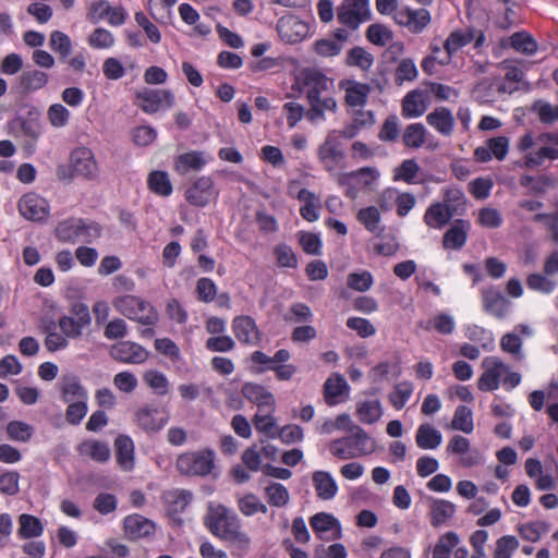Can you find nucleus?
<instances>
[{
  "label": "nucleus",
  "mask_w": 558,
  "mask_h": 558,
  "mask_svg": "<svg viewBox=\"0 0 558 558\" xmlns=\"http://www.w3.org/2000/svg\"><path fill=\"white\" fill-rule=\"evenodd\" d=\"M205 525L215 536L231 543L241 551H248L251 537L242 530L238 515L220 504H210L205 515Z\"/></svg>",
  "instance_id": "nucleus-1"
},
{
  "label": "nucleus",
  "mask_w": 558,
  "mask_h": 558,
  "mask_svg": "<svg viewBox=\"0 0 558 558\" xmlns=\"http://www.w3.org/2000/svg\"><path fill=\"white\" fill-rule=\"evenodd\" d=\"M351 436L335 439L329 449L332 456L349 460L369 454L375 450V445L368 434L360 426H350Z\"/></svg>",
  "instance_id": "nucleus-2"
},
{
  "label": "nucleus",
  "mask_w": 558,
  "mask_h": 558,
  "mask_svg": "<svg viewBox=\"0 0 558 558\" xmlns=\"http://www.w3.org/2000/svg\"><path fill=\"white\" fill-rule=\"evenodd\" d=\"M113 308L131 320L145 326H154L158 322V313L147 301L132 294H124L113 299Z\"/></svg>",
  "instance_id": "nucleus-3"
},
{
  "label": "nucleus",
  "mask_w": 558,
  "mask_h": 558,
  "mask_svg": "<svg viewBox=\"0 0 558 558\" xmlns=\"http://www.w3.org/2000/svg\"><path fill=\"white\" fill-rule=\"evenodd\" d=\"M215 466L213 450L190 451L177 459V469L181 474L193 476L208 475Z\"/></svg>",
  "instance_id": "nucleus-4"
},
{
  "label": "nucleus",
  "mask_w": 558,
  "mask_h": 558,
  "mask_svg": "<svg viewBox=\"0 0 558 558\" xmlns=\"http://www.w3.org/2000/svg\"><path fill=\"white\" fill-rule=\"evenodd\" d=\"M340 24L355 31L371 19L368 0H343L337 9Z\"/></svg>",
  "instance_id": "nucleus-5"
},
{
  "label": "nucleus",
  "mask_w": 558,
  "mask_h": 558,
  "mask_svg": "<svg viewBox=\"0 0 558 558\" xmlns=\"http://www.w3.org/2000/svg\"><path fill=\"white\" fill-rule=\"evenodd\" d=\"M483 373L477 386L482 391H494L500 386L501 377L508 372V366L497 356H487L482 361Z\"/></svg>",
  "instance_id": "nucleus-6"
},
{
  "label": "nucleus",
  "mask_w": 558,
  "mask_h": 558,
  "mask_svg": "<svg viewBox=\"0 0 558 558\" xmlns=\"http://www.w3.org/2000/svg\"><path fill=\"white\" fill-rule=\"evenodd\" d=\"M71 169L76 177L85 180H96L99 174V168L95 156L89 148L78 147L71 153Z\"/></svg>",
  "instance_id": "nucleus-7"
},
{
  "label": "nucleus",
  "mask_w": 558,
  "mask_h": 558,
  "mask_svg": "<svg viewBox=\"0 0 558 558\" xmlns=\"http://www.w3.org/2000/svg\"><path fill=\"white\" fill-rule=\"evenodd\" d=\"M174 96L169 89H144L136 93V105L146 113H155L161 108H171Z\"/></svg>",
  "instance_id": "nucleus-8"
},
{
  "label": "nucleus",
  "mask_w": 558,
  "mask_h": 558,
  "mask_svg": "<svg viewBox=\"0 0 558 558\" xmlns=\"http://www.w3.org/2000/svg\"><path fill=\"white\" fill-rule=\"evenodd\" d=\"M393 20L398 25L407 27L411 33L418 34L430 24L432 16L426 9L413 10L407 8L397 11Z\"/></svg>",
  "instance_id": "nucleus-9"
},
{
  "label": "nucleus",
  "mask_w": 558,
  "mask_h": 558,
  "mask_svg": "<svg viewBox=\"0 0 558 558\" xmlns=\"http://www.w3.org/2000/svg\"><path fill=\"white\" fill-rule=\"evenodd\" d=\"M19 211L27 220L45 221L49 216V205L36 193H27L19 201Z\"/></svg>",
  "instance_id": "nucleus-10"
},
{
  "label": "nucleus",
  "mask_w": 558,
  "mask_h": 558,
  "mask_svg": "<svg viewBox=\"0 0 558 558\" xmlns=\"http://www.w3.org/2000/svg\"><path fill=\"white\" fill-rule=\"evenodd\" d=\"M447 451L459 456V464L463 468H472L481 463L482 454L477 449L471 448L468 438L454 435L447 445Z\"/></svg>",
  "instance_id": "nucleus-11"
},
{
  "label": "nucleus",
  "mask_w": 558,
  "mask_h": 558,
  "mask_svg": "<svg viewBox=\"0 0 558 558\" xmlns=\"http://www.w3.org/2000/svg\"><path fill=\"white\" fill-rule=\"evenodd\" d=\"M110 356L121 363L141 364L148 359V352L135 342L121 341L111 347Z\"/></svg>",
  "instance_id": "nucleus-12"
},
{
  "label": "nucleus",
  "mask_w": 558,
  "mask_h": 558,
  "mask_svg": "<svg viewBox=\"0 0 558 558\" xmlns=\"http://www.w3.org/2000/svg\"><path fill=\"white\" fill-rule=\"evenodd\" d=\"M279 37L286 44H296L303 40L308 32L307 24L295 16H282L277 22Z\"/></svg>",
  "instance_id": "nucleus-13"
},
{
  "label": "nucleus",
  "mask_w": 558,
  "mask_h": 558,
  "mask_svg": "<svg viewBox=\"0 0 558 558\" xmlns=\"http://www.w3.org/2000/svg\"><path fill=\"white\" fill-rule=\"evenodd\" d=\"M482 301L485 312L498 319L507 316L510 301L497 288L490 287L482 291Z\"/></svg>",
  "instance_id": "nucleus-14"
},
{
  "label": "nucleus",
  "mask_w": 558,
  "mask_h": 558,
  "mask_svg": "<svg viewBox=\"0 0 558 558\" xmlns=\"http://www.w3.org/2000/svg\"><path fill=\"white\" fill-rule=\"evenodd\" d=\"M232 330L241 343L257 345L260 342V332L251 316H236L232 320Z\"/></svg>",
  "instance_id": "nucleus-15"
},
{
  "label": "nucleus",
  "mask_w": 558,
  "mask_h": 558,
  "mask_svg": "<svg viewBox=\"0 0 558 558\" xmlns=\"http://www.w3.org/2000/svg\"><path fill=\"white\" fill-rule=\"evenodd\" d=\"M243 396L258 407V412H275L276 402L274 395L265 387L246 383L242 388Z\"/></svg>",
  "instance_id": "nucleus-16"
},
{
  "label": "nucleus",
  "mask_w": 558,
  "mask_h": 558,
  "mask_svg": "<svg viewBox=\"0 0 558 558\" xmlns=\"http://www.w3.org/2000/svg\"><path fill=\"white\" fill-rule=\"evenodd\" d=\"M471 223L469 220L456 219L451 227L444 233L442 246L445 250H461L466 243Z\"/></svg>",
  "instance_id": "nucleus-17"
},
{
  "label": "nucleus",
  "mask_w": 558,
  "mask_h": 558,
  "mask_svg": "<svg viewBox=\"0 0 558 558\" xmlns=\"http://www.w3.org/2000/svg\"><path fill=\"white\" fill-rule=\"evenodd\" d=\"M214 182L208 177H202L185 192L186 201L197 207L206 206L214 197Z\"/></svg>",
  "instance_id": "nucleus-18"
},
{
  "label": "nucleus",
  "mask_w": 558,
  "mask_h": 558,
  "mask_svg": "<svg viewBox=\"0 0 558 558\" xmlns=\"http://www.w3.org/2000/svg\"><path fill=\"white\" fill-rule=\"evenodd\" d=\"M136 422L147 433L160 430L168 422V415L155 407H143L136 412Z\"/></svg>",
  "instance_id": "nucleus-19"
},
{
  "label": "nucleus",
  "mask_w": 558,
  "mask_h": 558,
  "mask_svg": "<svg viewBox=\"0 0 558 558\" xmlns=\"http://www.w3.org/2000/svg\"><path fill=\"white\" fill-rule=\"evenodd\" d=\"M304 84L306 86V98L317 99V96L329 92L333 87V82L318 70H308L304 73Z\"/></svg>",
  "instance_id": "nucleus-20"
},
{
  "label": "nucleus",
  "mask_w": 558,
  "mask_h": 558,
  "mask_svg": "<svg viewBox=\"0 0 558 558\" xmlns=\"http://www.w3.org/2000/svg\"><path fill=\"white\" fill-rule=\"evenodd\" d=\"M474 39V29H457L449 34L447 39L444 43V49L446 50L445 59H440L439 63L445 65L448 64L451 60L452 54H454L459 49L466 46Z\"/></svg>",
  "instance_id": "nucleus-21"
},
{
  "label": "nucleus",
  "mask_w": 558,
  "mask_h": 558,
  "mask_svg": "<svg viewBox=\"0 0 558 558\" xmlns=\"http://www.w3.org/2000/svg\"><path fill=\"white\" fill-rule=\"evenodd\" d=\"M124 532L130 539L147 537L155 532V523L140 514L129 515L124 519Z\"/></svg>",
  "instance_id": "nucleus-22"
},
{
  "label": "nucleus",
  "mask_w": 558,
  "mask_h": 558,
  "mask_svg": "<svg viewBox=\"0 0 558 558\" xmlns=\"http://www.w3.org/2000/svg\"><path fill=\"white\" fill-rule=\"evenodd\" d=\"M426 122L442 136H451L454 130V118L446 107H438L426 116Z\"/></svg>",
  "instance_id": "nucleus-23"
},
{
  "label": "nucleus",
  "mask_w": 558,
  "mask_h": 558,
  "mask_svg": "<svg viewBox=\"0 0 558 558\" xmlns=\"http://www.w3.org/2000/svg\"><path fill=\"white\" fill-rule=\"evenodd\" d=\"M312 482L316 495L322 500H331L338 493V485L332 475L327 471H315Z\"/></svg>",
  "instance_id": "nucleus-24"
},
{
  "label": "nucleus",
  "mask_w": 558,
  "mask_h": 558,
  "mask_svg": "<svg viewBox=\"0 0 558 558\" xmlns=\"http://www.w3.org/2000/svg\"><path fill=\"white\" fill-rule=\"evenodd\" d=\"M310 108L306 111V119L316 123L319 120L325 119V112H336L338 109L337 101L333 97L330 96H317V99H307Z\"/></svg>",
  "instance_id": "nucleus-25"
},
{
  "label": "nucleus",
  "mask_w": 558,
  "mask_h": 558,
  "mask_svg": "<svg viewBox=\"0 0 558 558\" xmlns=\"http://www.w3.org/2000/svg\"><path fill=\"white\" fill-rule=\"evenodd\" d=\"M116 459L118 464L124 471H131L134 468V444L125 435H119L114 440Z\"/></svg>",
  "instance_id": "nucleus-26"
},
{
  "label": "nucleus",
  "mask_w": 558,
  "mask_h": 558,
  "mask_svg": "<svg viewBox=\"0 0 558 558\" xmlns=\"http://www.w3.org/2000/svg\"><path fill=\"white\" fill-rule=\"evenodd\" d=\"M456 513V506L445 499H432L429 505L430 524L439 527L451 519Z\"/></svg>",
  "instance_id": "nucleus-27"
},
{
  "label": "nucleus",
  "mask_w": 558,
  "mask_h": 558,
  "mask_svg": "<svg viewBox=\"0 0 558 558\" xmlns=\"http://www.w3.org/2000/svg\"><path fill=\"white\" fill-rule=\"evenodd\" d=\"M454 215L441 203L432 204L425 211L424 222L434 229H441Z\"/></svg>",
  "instance_id": "nucleus-28"
},
{
  "label": "nucleus",
  "mask_w": 558,
  "mask_h": 558,
  "mask_svg": "<svg viewBox=\"0 0 558 558\" xmlns=\"http://www.w3.org/2000/svg\"><path fill=\"white\" fill-rule=\"evenodd\" d=\"M296 197L299 201L304 203V205L300 209L302 218L310 222L318 220V209L320 208L319 197H317L313 192L306 189H301L298 192Z\"/></svg>",
  "instance_id": "nucleus-29"
},
{
  "label": "nucleus",
  "mask_w": 558,
  "mask_h": 558,
  "mask_svg": "<svg viewBox=\"0 0 558 558\" xmlns=\"http://www.w3.org/2000/svg\"><path fill=\"white\" fill-rule=\"evenodd\" d=\"M415 441L418 448L424 450H433L440 446L442 435L432 425L424 423L418 426L415 435Z\"/></svg>",
  "instance_id": "nucleus-30"
},
{
  "label": "nucleus",
  "mask_w": 558,
  "mask_h": 558,
  "mask_svg": "<svg viewBox=\"0 0 558 558\" xmlns=\"http://www.w3.org/2000/svg\"><path fill=\"white\" fill-rule=\"evenodd\" d=\"M19 80L22 92L29 94L44 88L49 82V76L40 70L33 69L24 71Z\"/></svg>",
  "instance_id": "nucleus-31"
},
{
  "label": "nucleus",
  "mask_w": 558,
  "mask_h": 558,
  "mask_svg": "<svg viewBox=\"0 0 558 558\" xmlns=\"http://www.w3.org/2000/svg\"><path fill=\"white\" fill-rule=\"evenodd\" d=\"M345 90V104L351 107H363L371 93L367 84L349 81L342 86Z\"/></svg>",
  "instance_id": "nucleus-32"
},
{
  "label": "nucleus",
  "mask_w": 558,
  "mask_h": 558,
  "mask_svg": "<svg viewBox=\"0 0 558 558\" xmlns=\"http://www.w3.org/2000/svg\"><path fill=\"white\" fill-rule=\"evenodd\" d=\"M77 450L81 456L88 457L99 463H105L110 458L108 444L99 440H85L78 446Z\"/></svg>",
  "instance_id": "nucleus-33"
},
{
  "label": "nucleus",
  "mask_w": 558,
  "mask_h": 558,
  "mask_svg": "<svg viewBox=\"0 0 558 558\" xmlns=\"http://www.w3.org/2000/svg\"><path fill=\"white\" fill-rule=\"evenodd\" d=\"M343 153L340 149L339 135L337 131L330 132L324 143L318 148V157L320 161H337L342 158Z\"/></svg>",
  "instance_id": "nucleus-34"
},
{
  "label": "nucleus",
  "mask_w": 558,
  "mask_h": 558,
  "mask_svg": "<svg viewBox=\"0 0 558 558\" xmlns=\"http://www.w3.org/2000/svg\"><path fill=\"white\" fill-rule=\"evenodd\" d=\"M383 407L379 400H366L356 404V415L364 424H374L383 416Z\"/></svg>",
  "instance_id": "nucleus-35"
},
{
  "label": "nucleus",
  "mask_w": 558,
  "mask_h": 558,
  "mask_svg": "<svg viewBox=\"0 0 558 558\" xmlns=\"http://www.w3.org/2000/svg\"><path fill=\"white\" fill-rule=\"evenodd\" d=\"M426 110L423 95L418 90H412L402 100V116L405 118L421 117Z\"/></svg>",
  "instance_id": "nucleus-36"
},
{
  "label": "nucleus",
  "mask_w": 558,
  "mask_h": 558,
  "mask_svg": "<svg viewBox=\"0 0 558 558\" xmlns=\"http://www.w3.org/2000/svg\"><path fill=\"white\" fill-rule=\"evenodd\" d=\"M310 524L315 533L323 534L332 530H337L336 538L341 535L339 521L330 513L318 512L310 519Z\"/></svg>",
  "instance_id": "nucleus-37"
},
{
  "label": "nucleus",
  "mask_w": 558,
  "mask_h": 558,
  "mask_svg": "<svg viewBox=\"0 0 558 558\" xmlns=\"http://www.w3.org/2000/svg\"><path fill=\"white\" fill-rule=\"evenodd\" d=\"M81 218H70L60 222L56 229V236L62 242L80 241Z\"/></svg>",
  "instance_id": "nucleus-38"
},
{
  "label": "nucleus",
  "mask_w": 558,
  "mask_h": 558,
  "mask_svg": "<svg viewBox=\"0 0 558 558\" xmlns=\"http://www.w3.org/2000/svg\"><path fill=\"white\" fill-rule=\"evenodd\" d=\"M19 535L22 538L38 537L43 534L44 525L37 517L23 513L19 517Z\"/></svg>",
  "instance_id": "nucleus-39"
},
{
  "label": "nucleus",
  "mask_w": 558,
  "mask_h": 558,
  "mask_svg": "<svg viewBox=\"0 0 558 558\" xmlns=\"http://www.w3.org/2000/svg\"><path fill=\"white\" fill-rule=\"evenodd\" d=\"M49 47L59 56L60 61H65L71 53L72 41L65 33L53 31L50 34Z\"/></svg>",
  "instance_id": "nucleus-40"
},
{
  "label": "nucleus",
  "mask_w": 558,
  "mask_h": 558,
  "mask_svg": "<svg viewBox=\"0 0 558 558\" xmlns=\"http://www.w3.org/2000/svg\"><path fill=\"white\" fill-rule=\"evenodd\" d=\"M441 203L454 216L462 215L465 211L466 198L464 193L458 187L448 189Z\"/></svg>",
  "instance_id": "nucleus-41"
},
{
  "label": "nucleus",
  "mask_w": 558,
  "mask_h": 558,
  "mask_svg": "<svg viewBox=\"0 0 558 558\" xmlns=\"http://www.w3.org/2000/svg\"><path fill=\"white\" fill-rule=\"evenodd\" d=\"M532 111L537 114L543 124H554L558 122V105H553L543 99L535 100L532 105Z\"/></svg>",
  "instance_id": "nucleus-42"
},
{
  "label": "nucleus",
  "mask_w": 558,
  "mask_h": 558,
  "mask_svg": "<svg viewBox=\"0 0 558 558\" xmlns=\"http://www.w3.org/2000/svg\"><path fill=\"white\" fill-rule=\"evenodd\" d=\"M426 129L422 123H412L408 125L402 135L403 144L407 147L420 148L426 141Z\"/></svg>",
  "instance_id": "nucleus-43"
},
{
  "label": "nucleus",
  "mask_w": 558,
  "mask_h": 558,
  "mask_svg": "<svg viewBox=\"0 0 558 558\" xmlns=\"http://www.w3.org/2000/svg\"><path fill=\"white\" fill-rule=\"evenodd\" d=\"M61 392L65 402H71L74 399L85 400L87 398L86 391L76 376H66L63 378Z\"/></svg>",
  "instance_id": "nucleus-44"
},
{
  "label": "nucleus",
  "mask_w": 558,
  "mask_h": 558,
  "mask_svg": "<svg viewBox=\"0 0 558 558\" xmlns=\"http://www.w3.org/2000/svg\"><path fill=\"white\" fill-rule=\"evenodd\" d=\"M272 413L274 412H257L253 417L255 428L269 438H276L279 429L276 417L271 415Z\"/></svg>",
  "instance_id": "nucleus-45"
},
{
  "label": "nucleus",
  "mask_w": 558,
  "mask_h": 558,
  "mask_svg": "<svg viewBox=\"0 0 558 558\" xmlns=\"http://www.w3.org/2000/svg\"><path fill=\"white\" fill-rule=\"evenodd\" d=\"M148 186L154 193L160 196H169L172 192L169 177L163 171H153L148 175Z\"/></svg>",
  "instance_id": "nucleus-46"
},
{
  "label": "nucleus",
  "mask_w": 558,
  "mask_h": 558,
  "mask_svg": "<svg viewBox=\"0 0 558 558\" xmlns=\"http://www.w3.org/2000/svg\"><path fill=\"white\" fill-rule=\"evenodd\" d=\"M451 426L453 429L461 430L466 434L471 433L474 428L471 409L464 405H459L454 411Z\"/></svg>",
  "instance_id": "nucleus-47"
},
{
  "label": "nucleus",
  "mask_w": 558,
  "mask_h": 558,
  "mask_svg": "<svg viewBox=\"0 0 558 558\" xmlns=\"http://www.w3.org/2000/svg\"><path fill=\"white\" fill-rule=\"evenodd\" d=\"M366 38L374 45L384 47L392 40V32L384 24H371L366 31Z\"/></svg>",
  "instance_id": "nucleus-48"
},
{
  "label": "nucleus",
  "mask_w": 558,
  "mask_h": 558,
  "mask_svg": "<svg viewBox=\"0 0 558 558\" xmlns=\"http://www.w3.org/2000/svg\"><path fill=\"white\" fill-rule=\"evenodd\" d=\"M325 399L329 405L337 403V398L340 397L348 388L347 381L341 376L330 377L326 380L325 385Z\"/></svg>",
  "instance_id": "nucleus-49"
},
{
  "label": "nucleus",
  "mask_w": 558,
  "mask_h": 558,
  "mask_svg": "<svg viewBox=\"0 0 558 558\" xmlns=\"http://www.w3.org/2000/svg\"><path fill=\"white\" fill-rule=\"evenodd\" d=\"M239 510L246 517H252L257 512L266 513L268 508L254 494H247L239 499Z\"/></svg>",
  "instance_id": "nucleus-50"
},
{
  "label": "nucleus",
  "mask_w": 558,
  "mask_h": 558,
  "mask_svg": "<svg viewBox=\"0 0 558 558\" xmlns=\"http://www.w3.org/2000/svg\"><path fill=\"white\" fill-rule=\"evenodd\" d=\"M545 159L557 160L558 148L545 146L536 151L529 153L524 157V166L527 168H534L542 165Z\"/></svg>",
  "instance_id": "nucleus-51"
},
{
  "label": "nucleus",
  "mask_w": 558,
  "mask_h": 558,
  "mask_svg": "<svg viewBox=\"0 0 558 558\" xmlns=\"http://www.w3.org/2000/svg\"><path fill=\"white\" fill-rule=\"evenodd\" d=\"M357 219L372 233L380 231V213L375 206L362 208L357 213Z\"/></svg>",
  "instance_id": "nucleus-52"
},
{
  "label": "nucleus",
  "mask_w": 558,
  "mask_h": 558,
  "mask_svg": "<svg viewBox=\"0 0 558 558\" xmlns=\"http://www.w3.org/2000/svg\"><path fill=\"white\" fill-rule=\"evenodd\" d=\"M114 36L106 28L98 27L88 36L87 43L94 49H109L114 45Z\"/></svg>",
  "instance_id": "nucleus-53"
},
{
  "label": "nucleus",
  "mask_w": 558,
  "mask_h": 558,
  "mask_svg": "<svg viewBox=\"0 0 558 558\" xmlns=\"http://www.w3.org/2000/svg\"><path fill=\"white\" fill-rule=\"evenodd\" d=\"M522 345L523 341L521 337L512 331L505 333L500 339V348L502 351L511 354L517 360H522Z\"/></svg>",
  "instance_id": "nucleus-54"
},
{
  "label": "nucleus",
  "mask_w": 558,
  "mask_h": 558,
  "mask_svg": "<svg viewBox=\"0 0 558 558\" xmlns=\"http://www.w3.org/2000/svg\"><path fill=\"white\" fill-rule=\"evenodd\" d=\"M511 47L519 52L533 54L537 50V44L527 33L518 32L510 37Z\"/></svg>",
  "instance_id": "nucleus-55"
},
{
  "label": "nucleus",
  "mask_w": 558,
  "mask_h": 558,
  "mask_svg": "<svg viewBox=\"0 0 558 558\" xmlns=\"http://www.w3.org/2000/svg\"><path fill=\"white\" fill-rule=\"evenodd\" d=\"M412 392V384L407 381L400 383L395 387L393 391L389 393V402L395 409L401 410L411 398Z\"/></svg>",
  "instance_id": "nucleus-56"
},
{
  "label": "nucleus",
  "mask_w": 558,
  "mask_h": 558,
  "mask_svg": "<svg viewBox=\"0 0 558 558\" xmlns=\"http://www.w3.org/2000/svg\"><path fill=\"white\" fill-rule=\"evenodd\" d=\"M400 136V123L397 116L392 114L385 119L379 132L378 138L381 142H396Z\"/></svg>",
  "instance_id": "nucleus-57"
},
{
  "label": "nucleus",
  "mask_w": 558,
  "mask_h": 558,
  "mask_svg": "<svg viewBox=\"0 0 558 558\" xmlns=\"http://www.w3.org/2000/svg\"><path fill=\"white\" fill-rule=\"evenodd\" d=\"M7 433L10 439L26 442L32 438L34 428L22 421H11L7 425Z\"/></svg>",
  "instance_id": "nucleus-58"
},
{
  "label": "nucleus",
  "mask_w": 558,
  "mask_h": 558,
  "mask_svg": "<svg viewBox=\"0 0 558 558\" xmlns=\"http://www.w3.org/2000/svg\"><path fill=\"white\" fill-rule=\"evenodd\" d=\"M265 494L268 502L274 507H284L290 499L288 489L280 483H272L267 486Z\"/></svg>",
  "instance_id": "nucleus-59"
},
{
  "label": "nucleus",
  "mask_w": 558,
  "mask_h": 558,
  "mask_svg": "<svg viewBox=\"0 0 558 558\" xmlns=\"http://www.w3.org/2000/svg\"><path fill=\"white\" fill-rule=\"evenodd\" d=\"M549 531V524L546 522L537 521L523 524L519 527L521 537L529 542H537L541 536Z\"/></svg>",
  "instance_id": "nucleus-60"
},
{
  "label": "nucleus",
  "mask_w": 558,
  "mask_h": 558,
  "mask_svg": "<svg viewBox=\"0 0 558 558\" xmlns=\"http://www.w3.org/2000/svg\"><path fill=\"white\" fill-rule=\"evenodd\" d=\"M417 77V69L412 59H402L395 73V81L401 85L404 81H414Z\"/></svg>",
  "instance_id": "nucleus-61"
},
{
  "label": "nucleus",
  "mask_w": 558,
  "mask_h": 558,
  "mask_svg": "<svg viewBox=\"0 0 558 558\" xmlns=\"http://www.w3.org/2000/svg\"><path fill=\"white\" fill-rule=\"evenodd\" d=\"M205 165V160L202 157V154L196 151H191L181 155L177 161L178 170L182 172H186L189 170H199Z\"/></svg>",
  "instance_id": "nucleus-62"
},
{
  "label": "nucleus",
  "mask_w": 558,
  "mask_h": 558,
  "mask_svg": "<svg viewBox=\"0 0 558 558\" xmlns=\"http://www.w3.org/2000/svg\"><path fill=\"white\" fill-rule=\"evenodd\" d=\"M374 58L362 47H354L348 54V63L362 70H367L373 65Z\"/></svg>",
  "instance_id": "nucleus-63"
},
{
  "label": "nucleus",
  "mask_w": 558,
  "mask_h": 558,
  "mask_svg": "<svg viewBox=\"0 0 558 558\" xmlns=\"http://www.w3.org/2000/svg\"><path fill=\"white\" fill-rule=\"evenodd\" d=\"M477 222L488 229H496L502 225V216L496 208L485 207L480 209Z\"/></svg>",
  "instance_id": "nucleus-64"
}]
</instances>
